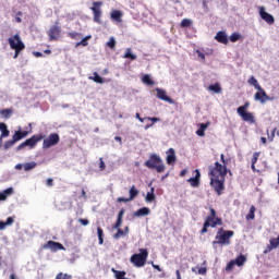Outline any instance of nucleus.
Returning a JSON list of instances; mask_svg holds the SVG:
<instances>
[{"instance_id":"obj_21","label":"nucleus","mask_w":279,"mask_h":279,"mask_svg":"<svg viewBox=\"0 0 279 279\" xmlns=\"http://www.w3.org/2000/svg\"><path fill=\"white\" fill-rule=\"evenodd\" d=\"M110 17H111V21H116V23H121V19H123V12L119 11V10H113L111 13H110Z\"/></svg>"},{"instance_id":"obj_38","label":"nucleus","mask_w":279,"mask_h":279,"mask_svg":"<svg viewBox=\"0 0 279 279\" xmlns=\"http://www.w3.org/2000/svg\"><path fill=\"white\" fill-rule=\"evenodd\" d=\"M97 234L99 245H104V229H101V227L97 228Z\"/></svg>"},{"instance_id":"obj_31","label":"nucleus","mask_w":279,"mask_h":279,"mask_svg":"<svg viewBox=\"0 0 279 279\" xmlns=\"http://www.w3.org/2000/svg\"><path fill=\"white\" fill-rule=\"evenodd\" d=\"M143 84H146V86H154V80H151V76L149 74H145L142 77Z\"/></svg>"},{"instance_id":"obj_4","label":"nucleus","mask_w":279,"mask_h":279,"mask_svg":"<svg viewBox=\"0 0 279 279\" xmlns=\"http://www.w3.org/2000/svg\"><path fill=\"white\" fill-rule=\"evenodd\" d=\"M8 43L11 49L15 50L13 58L14 60H16V58H19V54L23 51V49H25V44L23 43L19 34L14 35L13 37H10L8 39Z\"/></svg>"},{"instance_id":"obj_35","label":"nucleus","mask_w":279,"mask_h":279,"mask_svg":"<svg viewBox=\"0 0 279 279\" xmlns=\"http://www.w3.org/2000/svg\"><path fill=\"white\" fill-rule=\"evenodd\" d=\"M217 226H223V219L216 218L213 221L209 222V228H215Z\"/></svg>"},{"instance_id":"obj_5","label":"nucleus","mask_w":279,"mask_h":279,"mask_svg":"<svg viewBox=\"0 0 279 279\" xmlns=\"http://www.w3.org/2000/svg\"><path fill=\"white\" fill-rule=\"evenodd\" d=\"M44 138H45V135L43 134L33 135L31 138H27L25 142L20 144L15 148V151H21L25 149V147H29V149H34V147H36V145H38V143H40V141H43Z\"/></svg>"},{"instance_id":"obj_60","label":"nucleus","mask_w":279,"mask_h":279,"mask_svg":"<svg viewBox=\"0 0 279 279\" xmlns=\"http://www.w3.org/2000/svg\"><path fill=\"white\" fill-rule=\"evenodd\" d=\"M117 202H119V203L124 202V204H128V202H132V201L126 197H118Z\"/></svg>"},{"instance_id":"obj_54","label":"nucleus","mask_w":279,"mask_h":279,"mask_svg":"<svg viewBox=\"0 0 279 279\" xmlns=\"http://www.w3.org/2000/svg\"><path fill=\"white\" fill-rule=\"evenodd\" d=\"M12 223H14V217H8L7 220L4 221V225L8 226H12Z\"/></svg>"},{"instance_id":"obj_49","label":"nucleus","mask_w":279,"mask_h":279,"mask_svg":"<svg viewBox=\"0 0 279 279\" xmlns=\"http://www.w3.org/2000/svg\"><path fill=\"white\" fill-rule=\"evenodd\" d=\"M120 236H125L123 229H118L117 233L113 234V239L119 240Z\"/></svg>"},{"instance_id":"obj_32","label":"nucleus","mask_w":279,"mask_h":279,"mask_svg":"<svg viewBox=\"0 0 279 279\" xmlns=\"http://www.w3.org/2000/svg\"><path fill=\"white\" fill-rule=\"evenodd\" d=\"M90 38H93V36L90 35L85 36L81 41L76 43L75 47H80V46L88 47V40H90Z\"/></svg>"},{"instance_id":"obj_50","label":"nucleus","mask_w":279,"mask_h":279,"mask_svg":"<svg viewBox=\"0 0 279 279\" xmlns=\"http://www.w3.org/2000/svg\"><path fill=\"white\" fill-rule=\"evenodd\" d=\"M208 228H210V222L205 221L201 230V234H206V232H208Z\"/></svg>"},{"instance_id":"obj_22","label":"nucleus","mask_w":279,"mask_h":279,"mask_svg":"<svg viewBox=\"0 0 279 279\" xmlns=\"http://www.w3.org/2000/svg\"><path fill=\"white\" fill-rule=\"evenodd\" d=\"M14 193L13 187H8L4 191L0 192V202H5L10 195Z\"/></svg>"},{"instance_id":"obj_40","label":"nucleus","mask_w":279,"mask_h":279,"mask_svg":"<svg viewBox=\"0 0 279 279\" xmlns=\"http://www.w3.org/2000/svg\"><path fill=\"white\" fill-rule=\"evenodd\" d=\"M15 143H16V140L14 136H12V140L7 141L3 145V147L5 150H8V149H10V147H13Z\"/></svg>"},{"instance_id":"obj_9","label":"nucleus","mask_w":279,"mask_h":279,"mask_svg":"<svg viewBox=\"0 0 279 279\" xmlns=\"http://www.w3.org/2000/svg\"><path fill=\"white\" fill-rule=\"evenodd\" d=\"M60 143V135L58 133H51L43 142V149H50V147H56Z\"/></svg>"},{"instance_id":"obj_48","label":"nucleus","mask_w":279,"mask_h":279,"mask_svg":"<svg viewBox=\"0 0 279 279\" xmlns=\"http://www.w3.org/2000/svg\"><path fill=\"white\" fill-rule=\"evenodd\" d=\"M234 266H236V264H234V259L230 260L226 266V271H232V269H234Z\"/></svg>"},{"instance_id":"obj_25","label":"nucleus","mask_w":279,"mask_h":279,"mask_svg":"<svg viewBox=\"0 0 279 279\" xmlns=\"http://www.w3.org/2000/svg\"><path fill=\"white\" fill-rule=\"evenodd\" d=\"M209 215L206 217L205 222L210 223V221H215V219H219V217H217V210H215V208L209 207Z\"/></svg>"},{"instance_id":"obj_11","label":"nucleus","mask_w":279,"mask_h":279,"mask_svg":"<svg viewBox=\"0 0 279 279\" xmlns=\"http://www.w3.org/2000/svg\"><path fill=\"white\" fill-rule=\"evenodd\" d=\"M61 34H62V28L60 27V25H58V22H56V24L52 25L47 32V35L49 36V40H58Z\"/></svg>"},{"instance_id":"obj_41","label":"nucleus","mask_w":279,"mask_h":279,"mask_svg":"<svg viewBox=\"0 0 279 279\" xmlns=\"http://www.w3.org/2000/svg\"><path fill=\"white\" fill-rule=\"evenodd\" d=\"M155 201H156V194L151 192H147L145 202H147L148 204H151V202H155Z\"/></svg>"},{"instance_id":"obj_59","label":"nucleus","mask_w":279,"mask_h":279,"mask_svg":"<svg viewBox=\"0 0 279 279\" xmlns=\"http://www.w3.org/2000/svg\"><path fill=\"white\" fill-rule=\"evenodd\" d=\"M196 53H197L198 58H201V60H206V54H204V52H202V50H196Z\"/></svg>"},{"instance_id":"obj_56","label":"nucleus","mask_w":279,"mask_h":279,"mask_svg":"<svg viewBox=\"0 0 279 279\" xmlns=\"http://www.w3.org/2000/svg\"><path fill=\"white\" fill-rule=\"evenodd\" d=\"M99 169L100 171H104L106 169V162H104V158L99 159Z\"/></svg>"},{"instance_id":"obj_3","label":"nucleus","mask_w":279,"mask_h":279,"mask_svg":"<svg viewBox=\"0 0 279 279\" xmlns=\"http://www.w3.org/2000/svg\"><path fill=\"white\" fill-rule=\"evenodd\" d=\"M147 256H149L147 248H140V253L133 254L130 262L134 265V267H145Z\"/></svg>"},{"instance_id":"obj_34","label":"nucleus","mask_w":279,"mask_h":279,"mask_svg":"<svg viewBox=\"0 0 279 279\" xmlns=\"http://www.w3.org/2000/svg\"><path fill=\"white\" fill-rule=\"evenodd\" d=\"M130 197L129 199L132 202V199H135L138 196V190H136V186H132L129 191Z\"/></svg>"},{"instance_id":"obj_39","label":"nucleus","mask_w":279,"mask_h":279,"mask_svg":"<svg viewBox=\"0 0 279 279\" xmlns=\"http://www.w3.org/2000/svg\"><path fill=\"white\" fill-rule=\"evenodd\" d=\"M209 90H211L213 93H221V85H219V83L216 84H211L209 85Z\"/></svg>"},{"instance_id":"obj_45","label":"nucleus","mask_w":279,"mask_h":279,"mask_svg":"<svg viewBox=\"0 0 279 279\" xmlns=\"http://www.w3.org/2000/svg\"><path fill=\"white\" fill-rule=\"evenodd\" d=\"M68 36L70 38H72V40H77V38H80V36H82V34H80L77 32H70V33H68Z\"/></svg>"},{"instance_id":"obj_46","label":"nucleus","mask_w":279,"mask_h":279,"mask_svg":"<svg viewBox=\"0 0 279 279\" xmlns=\"http://www.w3.org/2000/svg\"><path fill=\"white\" fill-rule=\"evenodd\" d=\"M123 223V218H117L116 223L113 225V230H119Z\"/></svg>"},{"instance_id":"obj_44","label":"nucleus","mask_w":279,"mask_h":279,"mask_svg":"<svg viewBox=\"0 0 279 279\" xmlns=\"http://www.w3.org/2000/svg\"><path fill=\"white\" fill-rule=\"evenodd\" d=\"M107 47H109V49H114V47H117V39H114V37H110L107 43Z\"/></svg>"},{"instance_id":"obj_63","label":"nucleus","mask_w":279,"mask_h":279,"mask_svg":"<svg viewBox=\"0 0 279 279\" xmlns=\"http://www.w3.org/2000/svg\"><path fill=\"white\" fill-rule=\"evenodd\" d=\"M46 185L47 186H53V179L49 178L46 180Z\"/></svg>"},{"instance_id":"obj_53","label":"nucleus","mask_w":279,"mask_h":279,"mask_svg":"<svg viewBox=\"0 0 279 279\" xmlns=\"http://www.w3.org/2000/svg\"><path fill=\"white\" fill-rule=\"evenodd\" d=\"M23 16V12L19 11L15 15L16 23H23V20L21 19Z\"/></svg>"},{"instance_id":"obj_55","label":"nucleus","mask_w":279,"mask_h":279,"mask_svg":"<svg viewBox=\"0 0 279 279\" xmlns=\"http://www.w3.org/2000/svg\"><path fill=\"white\" fill-rule=\"evenodd\" d=\"M146 121H151L153 125L154 123H158V121H160V118H156V117H146Z\"/></svg>"},{"instance_id":"obj_52","label":"nucleus","mask_w":279,"mask_h":279,"mask_svg":"<svg viewBox=\"0 0 279 279\" xmlns=\"http://www.w3.org/2000/svg\"><path fill=\"white\" fill-rule=\"evenodd\" d=\"M258 156H260V153L253 154L252 165H256V162H258Z\"/></svg>"},{"instance_id":"obj_64","label":"nucleus","mask_w":279,"mask_h":279,"mask_svg":"<svg viewBox=\"0 0 279 279\" xmlns=\"http://www.w3.org/2000/svg\"><path fill=\"white\" fill-rule=\"evenodd\" d=\"M33 56H35V58H43V52L40 51H33Z\"/></svg>"},{"instance_id":"obj_15","label":"nucleus","mask_w":279,"mask_h":279,"mask_svg":"<svg viewBox=\"0 0 279 279\" xmlns=\"http://www.w3.org/2000/svg\"><path fill=\"white\" fill-rule=\"evenodd\" d=\"M155 90L157 93V99H160L161 101H167L168 104H173L172 98L167 95V90L160 87H156Z\"/></svg>"},{"instance_id":"obj_17","label":"nucleus","mask_w":279,"mask_h":279,"mask_svg":"<svg viewBox=\"0 0 279 279\" xmlns=\"http://www.w3.org/2000/svg\"><path fill=\"white\" fill-rule=\"evenodd\" d=\"M166 154H167V158H166L167 165H175V161L178 160V157L175 156V149L169 148Z\"/></svg>"},{"instance_id":"obj_13","label":"nucleus","mask_w":279,"mask_h":279,"mask_svg":"<svg viewBox=\"0 0 279 279\" xmlns=\"http://www.w3.org/2000/svg\"><path fill=\"white\" fill-rule=\"evenodd\" d=\"M255 101H260L262 104H267V101H271V97L267 95V92L260 87V89H257V93L254 95Z\"/></svg>"},{"instance_id":"obj_42","label":"nucleus","mask_w":279,"mask_h":279,"mask_svg":"<svg viewBox=\"0 0 279 279\" xmlns=\"http://www.w3.org/2000/svg\"><path fill=\"white\" fill-rule=\"evenodd\" d=\"M270 245H268L266 247V250L264 251V254H269V252H271L272 250H276V243L274 242V240H269Z\"/></svg>"},{"instance_id":"obj_26","label":"nucleus","mask_w":279,"mask_h":279,"mask_svg":"<svg viewBox=\"0 0 279 279\" xmlns=\"http://www.w3.org/2000/svg\"><path fill=\"white\" fill-rule=\"evenodd\" d=\"M12 114H14V109L12 108L0 110V117H2V119H10Z\"/></svg>"},{"instance_id":"obj_28","label":"nucleus","mask_w":279,"mask_h":279,"mask_svg":"<svg viewBox=\"0 0 279 279\" xmlns=\"http://www.w3.org/2000/svg\"><path fill=\"white\" fill-rule=\"evenodd\" d=\"M208 123H201L199 129L196 131L197 136H205V132L208 129Z\"/></svg>"},{"instance_id":"obj_10","label":"nucleus","mask_w":279,"mask_h":279,"mask_svg":"<svg viewBox=\"0 0 279 279\" xmlns=\"http://www.w3.org/2000/svg\"><path fill=\"white\" fill-rule=\"evenodd\" d=\"M101 5H104V2L96 1L93 3V7L90 8L94 14V23H98L99 25H101Z\"/></svg>"},{"instance_id":"obj_16","label":"nucleus","mask_w":279,"mask_h":279,"mask_svg":"<svg viewBox=\"0 0 279 279\" xmlns=\"http://www.w3.org/2000/svg\"><path fill=\"white\" fill-rule=\"evenodd\" d=\"M194 173L195 177L187 179V182L191 184L193 189H197V186H199V178H202V172H199V170L196 169Z\"/></svg>"},{"instance_id":"obj_36","label":"nucleus","mask_w":279,"mask_h":279,"mask_svg":"<svg viewBox=\"0 0 279 279\" xmlns=\"http://www.w3.org/2000/svg\"><path fill=\"white\" fill-rule=\"evenodd\" d=\"M192 25H193V20L191 19H183L180 24L182 28L191 27Z\"/></svg>"},{"instance_id":"obj_6","label":"nucleus","mask_w":279,"mask_h":279,"mask_svg":"<svg viewBox=\"0 0 279 279\" xmlns=\"http://www.w3.org/2000/svg\"><path fill=\"white\" fill-rule=\"evenodd\" d=\"M247 108H250V102H245L243 106H240L236 109L238 114L246 121V123H256V120L254 119V114L252 112L247 111Z\"/></svg>"},{"instance_id":"obj_19","label":"nucleus","mask_w":279,"mask_h":279,"mask_svg":"<svg viewBox=\"0 0 279 279\" xmlns=\"http://www.w3.org/2000/svg\"><path fill=\"white\" fill-rule=\"evenodd\" d=\"M215 39L222 45H228V34L223 31H219L215 36Z\"/></svg>"},{"instance_id":"obj_62","label":"nucleus","mask_w":279,"mask_h":279,"mask_svg":"<svg viewBox=\"0 0 279 279\" xmlns=\"http://www.w3.org/2000/svg\"><path fill=\"white\" fill-rule=\"evenodd\" d=\"M123 215H125V209L124 208L120 209L117 218L118 219H123Z\"/></svg>"},{"instance_id":"obj_20","label":"nucleus","mask_w":279,"mask_h":279,"mask_svg":"<svg viewBox=\"0 0 279 279\" xmlns=\"http://www.w3.org/2000/svg\"><path fill=\"white\" fill-rule=\"evenodd\" d=\"M27 136H29V132L21 131V129L15 131L13 134V138H15L16 143H19V141H23V138H27Z\"/></svg>"},{"instance_id":"obj_7","label":"nucleus","mask_w":279,"mask_h":279,"mask_svg":"<svg viewBox=\"0 0 279 279\" xmlns=\"http://www.w3.org/2000/svg\"><path fill=\"white\" fill-rule=\"evenodd\" d=\"M225 182H226V177H211L210 178V186L214 187L217 195H221L223 190L226 189Z\"/></svg>"},{"instance_id":"obj_58","label":"nucleus","mask_w":279,"mask_h":279,"mask_svg":"<svg viewBox=\"0 0 279 279\" xmlns=\"http://www.w3.org/2000/svg\"><path fill=\"white\" fill-rule=\"evenodd\" d=\"M78 221L82 226H88L90 223V221H88V219H84V218H80Z\"/></svg>"},{"instance_id":"obj_27","label":"nucleus","mask_w":279,"mask_h":279,"mask_svg":"<svg viewBox=\"0 0 279 279\" xmlns=\"http://www.w3.org/2000/svg\"><path fill=\"white\" fill-rule=\"evenodd\" d=\"M93 75L94 76H88V80L95 82L96 84H104L105 80L101 77V75H99V73L94 72Z\"/></svg>"},{"instance_id":"obj_37","label":"nucleus","mask_w":279,"mask_h":279,"mask_svg":"<svg viewBox=\"0 0 279 279\" xmlns=\"http://www.w3.org/2000/svg\"><path fill=\"white\" fill-rule=\"evenodd\" d=\"M123 58H126L128 60H136V54L132 53V48H128Z\"/></svg>"},{"instance_id":"obj_18","label":"nucleus","mask_w":279,"mask_h":279,"mask_svg":"<svg viewBox=\"0 0 279 279\" xmlns=\"http://www.w3.org/2000/svg\"><path fill=\"white\" fill-rule=\"evenodd\" d=\"M148 215H151L149 207H142L133 213V217H147Z\"/></svg>"},{"instance_id":"obj_33","label":"nucleus","mask_w":279,"mask_h":279,"mask_svg":"<svg viewBox=\"0 0 279 279\" xmlns=\"http://www.w3.org/2000/svg\"><path fill=\"white\" fill-rule=\"evenodd\" d=\"M256 207L254 205L251 206L248 214L246 215V220L251 221L252 219H255L256 215Z\"/></svg>"},{"instance_id":"obj_23","label":"nucleus","mask_w":279,"mask_h":279,"mask_svg":"<svg viewBox=\"0 0 279 279\" xmlns=\"http://www.w3.org/2000/svg\"><path fill=\"white\" fill-rule=\"evenodd\" d=\"M0 138H8L10 136V130H8V124L5 122H0Z\"/></svg>"},{"instance_id":"obj_2","label":"nucleus","mask_w":279,"mask_h":279,"mask_svg":"<svg viewBox=\"0 0 279 279\" xmlns=\"http://www.w3.org/2000/svg\"><path fill=\"white\" fill-rule=\"evenodd\" d=\"M232 236H234V231L220 228L215 236L216 241L213 242V245H230V239H232Z\"/></svg>"},{"instance_id":"obj_14","label":"nucleus","mask_w":279,"mask_h":279,"mask_svg":"<svg viewBox=\"0 0 279 279\" xmlns=\"http://www.w3.org/2000/svg\"><path fill=\"white\" fill-rule=\"evenodd\" d=\"M44 250H51V252H58L60 250H64V245L60 242L54 241H48L46 244H44Z\"/></svg>"},{"instance_id":"obj_47","label":"nucleus","mask_w":279,"mask_h":279,"mask_svg":"<svg viewBox=\"0 0 279 279\" xmlns=\"http://www.w3.org/2000/svg\"><path fill=\"white\" fill-rule=\"evenodd\" d=\"M71 278H73V276L69 274H62V272H59L56 277V279H71Z\"/></svg>"},{"instance_id":"obj_8","label":"nucleus","mask_w":279,"mask_h":279,"mask_svg":"<svg viewBox=\"0 0 279 279\" xmlns=\"http://www.w3.org/2000/svg\"><path fill=\"white\" fill-rule=\"evenodd\" d=\"M209 175L213 178H226L228 175V167H226V163L221 165L216 161L215 167L209 171Z\"/></svg>"},{"instance_id":"obj_24","label":"nucleus","mask_w":279,"mask_h":279,"mask_svg":"<svg viewBox=\"0 0 279 279\" xmlns=\"http://www.w3.org/2000/svg\"><path fill=\"white\" fill-rule=\"evenodd\" d=\"M246 262L247 257H245L243 254H240L235 259H233V263L236 265V267H243Z\"/></svg>"},{"instance_id":"obj_43","label":"nucleus","mask_w":279,"mask_h":279,"mask_svg":"<svg viewBox=\"0 0 279 279\" xmlns=\"http://www.w3.org/2000/svg\"><path fill=\"white\" fill-rule=\"evenodd\" d=\"M241 39V34L239 33H232L231 36L229 37V40L231 43H236Z\"/></svg>"},{"instance_id":"obj_12","label":"nucleus","mask_w":279,"mask_h":279,"mask_svg":"<svg viewBox=\"0 0 279 279\" xmlns=\"http://www.w3.org/2000/svg\"><path fill=\"white\" fill-rule=\"evenodd\" d=\"M258 14L262 21H265L268 25H274V23H276V19L266 11L265 7L258 8Z\"/></svg>"},{"instance_id":"obj_1","label":"nucleus","mask_w":279,"mask_h":279,"mask_svg":"<svg viewBox=\"0 0 279 279\" xmlns=\"http://www.w3.org/2000/svg\"><path fill=\"white\" fill-rule=\"evenodd\" d=\"M144 167H147V169H155L157 173L165 172V162L157 154H151L149 159L144 162Z\"/></svg>"},{"instance_id":"obj_29","label":"nucleus","mask_w":279,"mask_h":279,"mask_svg":"<svg viewBox=\"0 0 279 279\" xmlns=\"http://www.w3.org/2000/svg\"><path fill=\"white\" fill-rule=\"evenodd\" d=\"M36 167H38L36 161L26 162L23 165L24 171H32V169H36Z\"/></svg>"},{"instance_id":"obj_57","label":"nucleus","mask_w":279,"mask_h":279,"mask_svg":"<svg viewBox=\"0 0 279 279\" xmlns=\"http://www.w3.org/2000/svg\"><path fill=\"white\" fill-rule=\"evenodd\" d=\"M206 271H207L206 267H201V268H198L197 274L199 276H206Z\"/></svg>"},{"instance_id":"obj_30","label":"nucleus","mask_w":279,"mask_h":279,"mask_svg":"<svg viewBox=\"0 0 279 279\" xmlns=\"http://www.w3.org/2000/svg\"><path fill=\"white\" fill-rule=\"evenodd\" d=\"M248 84H250L251 86H253L255 90H260V88H262V87H260V84H258V81H257L256 77H254V76H251V77H250Z\"/></svg>"},{"instance_id":"obj_51","label":"nucleus","mask_w":279,"mask_h":279,"mask_svg":"<svg viewBox=\"0 0 279 279\" xmlns=\"http://www.w3.org/2000/svg\"><path fill=\"white\" fill-rule=\"evenodd\" d=\"M276 132H277V134H279L278 129L275 128V129H272L271 134L268 135V141H270V143L274 142V138L276 136Z\"/></svg>"},{"instance_id":"obj_61","label":"nucleus","mask_w":279,"mask_h":279,"mask_svg":"<svg viewBox=\"0 0 279 279\" xmlns=\"http://www.w3.org/2000/svg\"><path fill=\"white\" fill-rule=\"evenodd\" d=\"M135 118L138 119V121H141V123H145V121H147V118H142L141 113H136Z\"/></svg>"}]
</instances>
